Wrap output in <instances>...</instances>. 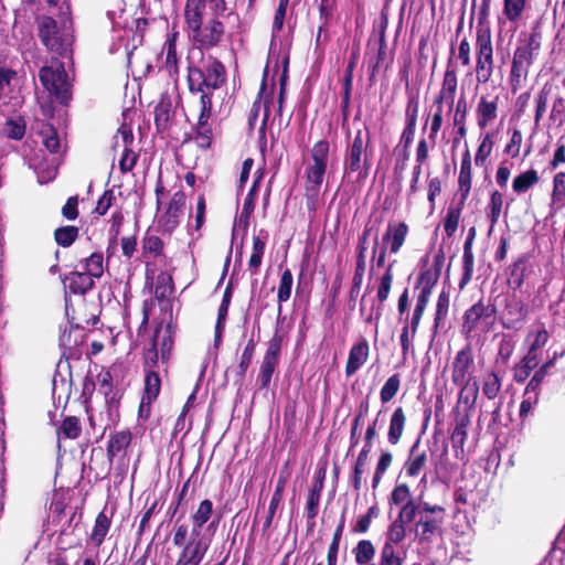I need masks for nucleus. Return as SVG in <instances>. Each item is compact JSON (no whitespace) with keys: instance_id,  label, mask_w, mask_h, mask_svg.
Wrapping results in <instances>:
<instances>
[{"instance_id":"nucleus-1","label":"nucleus","mask_w":565,"mask_h":565,"mask_svg":"<svg viewBox=\"0 0 565 565\" xmlns=\"http://www.w3.org/2000/svg\"><path fill=\"white\" fill-rule=\"evenodd\" d=\"M213 514V503L210 499H204L198 505L195 512L191 514L192 526L185 522H180L178 518L173 526L172 543L181 547L177 563L173 565H199L210 548L211 540L204 536L203 525L211 520Z\"/></svg>"},{"instance_id":"nucleus-2","label":"nucleus","mask_w":565,"mask_h":565,"mask_svg":"<svg viewBox=\"0 0 565 565\" xmlns=\"http://www.w3.org/2000/svg\"><path fill=\"white\" fill-rule=\"evenodd\" d=\"M225 12H216L210 6H184V22L190 39L200 52H209L223 43L225 25L220 20Z\"/></svg>"},{"instance_id":"nucleus-3","label":"nucleus","mask_w":565,"mask_h":565,"mask_svg":"<svg viewBox=\"0 0 565 565\" xmlns=\"http://www.w3.org/2000/svg\"><path fill=\"white\" fill-rule=\"evenodd\" d=\"M225 65L211 53H199V58L186 61V87L193 90H218L226 85Z\"/></svg>"},{"instance_id":"nucleus-4","label":"nucleus","mask_w":565,"mask_h":565,"mask_svg":"<svg viewBox=\"0 0 565 565\" xmlns=\"http://www.w3.org/2000/svg\"><path fill=\"white\" fill-rule=\"evenodd\" d=\"M374 147H372L371 131L367 126L358 129L354 136L351 130L347 132V147L343 152V175L356 174V180H364L369 177Z\"/></svg>"},{"instance_id":"nucleus-5","label":"nucleus","mask_w":565,"mask_h":565,"mask_svg":"<svg viewBox=\"0 0 565 565\" xmlns=\"http://www.w3.org/2000/svg\"><path fill=\"white\" fill-rule=\"evenodd\" d=\"M330 142L326 139L315 142L310 149L311 163L305 168L303 198L309 213H317L321 205V186L328 171Z\"/></svg>"},{"instance_id":"nucleus-6","label":"nucleus","mask_w":565,"mask_h":565,"mask_svg":"<svg viewBox=\"0 0 565 565\" xmlns=\"http://www.w3.org/2000/svg\"><path fill=\"white\" fill-rule=\"evenodd\" d=\"M491 0H481L476 26V81L486 84L493 76L494 56L491 31L488 23Z\"/></svg>"},{"instance_id":"nucleus-7","label":"nucleus","mask_w":565,"mask_h":565,"mask_svg":"<svg viewBox=\"0 0 565 565\" xmlns=\"http://www.w3.org/2000/svg\"><path fill=\"white\" fill-rule=\"evenodd\" d=\"M522 35L523 38L520 39L514 49L509 73V84L513 93L518 92L526 81L535 54L541 50L542 35L540 31L533 30Z\"/></svg>"},{"instance_id":"nucleus-8","label":"nucleus","mask_w":565,"mask_h":565,"mask_svg":"<svg viewBox=\"0 0 565 565\" xmlns=\"http://www.w3.org/2000/svg\"><path fill=\"white\" fill-rule=\"evenodd\" d=\"M174 330L171 322H160L150 339L149 345L143 348L142 366L143 372H158L159 366L168 371V363L172 356Z\"/></svg>"},{"instance_id":"nucleus-9","label":"nucleus","mask_w":565,"mask_h":565,"mask_svg":"<svg viewBox=\"0 0 565 565\" xmlns=\"http://www.w3.org/2000/svg\"><path fill=\"white\" fill-rule=\"evenodd\" d=\"M497 307L490 299L481 297L479 301L463 311L460 332L466 340L487 334L493 328Z\"/></svg>"},{"instance_id":"nucleus-10","label":"nucleus","mask_w":565,"mask_h":565,"mask_svg":"<svg viewBox=\"0 0 565 565\" xmlns=\"http://www.w3.org/2000/svg\"><path fill=\"white\" fill-rule=\"evenodd\" d=\"M39 79L42 87L52 94L58 104L67 106L72 99V86L67 82L65 65L62 62L55 61L54 64L41 67Z\"/></svg>"},{"instance_id":"nucleus-11","label":"nucleus","mask_w":565,"mask_h":565,"mask_svg":"<svg viewBox=\"0 0 565 565\" xmlns=\"http://www.w3.org/2000/svg\"><path fill=\"white\" fill-rule=\"evenodd\" d=\"M38 35L45 49L60 56H66L70 52V42L60 33L58 23L51 15L35 17Z\"/></svg>"},{"instance_id":"nucleus-12","label":"nucleus","mask_w":565,"mask_h":565,"mask_svg":"<svg viewBox=\"0 0 565 565\" xmlns=\"http://www.w3.org/2000/svg\"><path fill=\"white\" fill-rule=\"evenodd\" d=\"M284 337L278 331L271 335L268 341L267 350L263 355L260 369H258L257 383L258 390H268L271 379L277 371L281 360Z\"/></svg>"},{"instance_id":"nucleus-13","label":"nucleus","mask_w":565,"mask_h":565,"mask_svg":"<svg viewBox=\"0 0 565 565\" xmlns=\"http://www.w3.org/2000/svg\"><path fill=\"white\" fill-rule=\"evenodd\" d=\"M529 306L515 294H510L503 298L500 313L502 329L518 331L523 328L529 318Z\"/></svg>"},{"instance_id":"nucleus-14","label":"nucleus","mask_w":565,"mask_h":565,"mask_svg":"<svg viewBox=\"0 0 565 565\" xmlns=\"http://www.w3.org/2000/svg\"><path fill=\"white\" fill-rule=\"evenodd\" d=\"M475 355L470 344L463 345L457 351L452 361V372H450V380L456 386L467 387V384L475 381Z\"/></svg>"},{"instance_id":"nucleus-15","label":"nucleus","mask_w":565,"mask_h":565,"mask_svg":"<svg viewBox=\"0 0 565 565\" xmlns=\"http://www.w3.org/2000/svg\"><path fill=\"white\" fill-rule=\"evenodd\" d=\"M185 209V193L183 190L173 192L164 213L159 216L158 224L163 233L171 235L183 218Z\"/></svg>"},{"instance_id":"nucleus-16","label":"nucleus","mask_w":565,"mask_h":565,"mask_svg":"<svg viewBox=\"0 0 565 565\" xmlns=\"http://www.w3.org/2000/svg\"><path fill=\"white\" fill-rule=\"evenodd\" d=\"M409 232L405 222H390L386 232L382 235V247L387 248L390 254L401 252Z\"/></svg>"},{"instance_id":"nucleus-17","label":"nucleus","mask_w":565,"mask_h":565,"mask_svg":"<svg viewBox=\"0 0 565 565\" xmlns=\"http://www.w3.org/2000/svg\"><path fill=\"white\" fill-rule=\"evenodd\" d=\"M444 262L445 254L443 248H440L435 253L433 266L423 268L419 276H417L415 288L433 291L438 279H440Z\"/></svg>"},{"instance_id":"nucleus-18","label":"nucleus","mask_w":565,"mask_h":565,"mask_svg":"<svg viewBox=\"0 0 565 565\" xmlns=\"http://www.w3.org/2000/svg\"><path fill=\"white\" fill-rule=\"evenodd\" d=\"M444 516L422 514L415 524V539L420 544L430 543L436 535H441Z\"/></svg>"},{"instance_id":"nucleus-19","label":"nucleus","mask_w":565,"mask_h":565,"mask_svg":"<svg viewBox=\"0 0 565 565\" xmlns=\"http://www.w3.org/2000/svg\"><path fill=\"white\" fill-rule=\"evenodd\" d=\"M173 118L171 97L164 93L160 95L158 103L153 106V125H156L157 132L163 135L170 131Z\"/></svg>"},{"instance_id":"nucleus-20","label":"nucleus","mask_w":565,"mask_h":565,"mask_svg":"<svg viewBox=\"0 0 565 565\" xmlns=\"http://www.w3.org/2000/svg\"><path fill=\"white\" fill-rule=\"evenodd\" d=\"M476 237V228L470 227L466 242L462 245V274L459 280V289L463 290L473 278L475 270V254H473V242Z\"/></svg>"},{"instance_id":"nucleus-21","label":"nucleus","mask_w":565,"mask_h":565,"mask_svg":"<svg viewBox=\"0 0 565 565\" xmlns=\"http://www.w3.org/2000/svg\"><path fill=\"white\" fill-rule=\"evenodd\" d=\"M370 344L366 338L361 337L349 351L347 364H344V374L348 377L354 375L359 369L369 360Z\"/></svg>"},{"instance_id":"nucleus-22","label":"nucleus","mask_w":565,"mask_h":565,"mask_svg":"<svg viewBox=\"0 0 565 565\" xmlns=\"http://www.w3.org/2000/svg\"><path fill=\"white\" fill-rule=\"evenodd\" d=\"M499 96L482 95L477 102L476 120L480 129H484L498 117Z\"/></svg>"},{"instance_id":"nucleus-23","label":"nucleus","mask_w":565,"mask_h":565,"mask_svg":"<svg viewBox=\"0 0 565 565\" xmlns=\"http://www.w3.org/2000/svg\"><path fill=\"white\" fill-rule=\"evenodd\" d=\"M427 450L422 448L420 438L411 446L406 461L403 465V471L411 478L418 477L423 468L427 465Z\"/></svg>"},{"instance_id":"nucleus-24","label":"nucleus","mask_w":565,"mask_h":565,"mask_svg":"<svg viewBox=\"0 0 565 565\" xmlns=\"http://www.w3.org/2000/svg\"><path fill=\"white\" fill-rule=\"evenodd\" d=\"M449 305L450 298L449 294L443 290L439 296H437L435 312H434V323L433 328H430V332H433V337H437L439 334H444L447 332L448 326V316H449Z\"/></svg>"},{"instance_id":"nucleus-25","label":"nucleus","mask_w":565,"mask_h":565,"mask_svg":"<svg viewBox=\"0 0 565 565\" xmlns=\"http://www.w3.org/2000/svg\"><path fill=\"white\" fill-rule=\"evenodd\" d=\"M132 440V434L129 428L114 433L108 437L106 447V457L108 460L107 472L111 469L114 458L119 452L125 451L130 447Z\"/></svg>"},{"instance_id":"nucleus-26","label":"nucleus","mask_w":565,"mask_h":565,"mask_svg":"<svg viewBox=\"0 0 565 565\" xmlns=\"http://www.w3.org/2000/svg\"><path fill=\"white\" fill-rule=\"evenodd\" d=\"M530 257L523 254L514 259L513 264L508 267V285L513 290H520L524 280L531 273Z\"/></svg>"},{"instance_id":"nucleus-27","label":"nucleus","mask_w":565,"mask_h":565,"mask_svg":"<svg viewBox=\"0 0 565 565\" xmlns=\"http://www.w3.org/2000/svg\"><path fill=\"white\" fill-rule=\"evenodd\" d=\"M94 279L92 275L82 274L74 270L65 276L64 281L65 289L72 295L83 296L94 288Z\"/></svg>"},{"instance_id":"nucleus-28","label":"nucleus","mask_w":565,"mask_h":565,"mask_svg":"<svg viewBox=\"0 0 565 565\" xmlns=\"http://www.w3.org/2000/svg\"><path fill=\"white\" fill-rule=\"evenodd\" d=\"M288 481V475L284 471L280 472V476H278L276 489L274 494H271L267 516H265L264 523H263V534L267 533L271 525L273 520L275 519L278 505L281 504L282 501V493L286 486V482Z\"/></svg>"},{"instance_id":"nucleus-29","label":"nucleus","mask_w":565,"mask_h":565,"mask_svg":"<svg viewBox=\"0 0 565 565\" xmlns=\"http://www.w3.org/2000/svg\"><path fill=\"white\" fill-rule=\"evenodd\" d=\"M210 119L211 118H198L196 125L193 126V136L185 137L184 142L192 139L198 148L203 150L210 149L213 142V130L210 125Z\"/></svg>"},{"instance_id":"nucleus-30","label":"nucleus","mask_w":565,"mask_h":565,"mask_svg":"<svg viewBox=\"0 0 565 565\" xmlns=\"http://www.w3.org/2000/svg\"><path fill=\"white\" fill-rule=\"evenodd\" d=\"M540 364V356L533 354H524L519 362H516L512 369V379L516 384H521L527 381Z\"/></svg>"},{"instance_id":"nucleus-31","label":"nucleus","mask_w":565,"mask_h":565,"mask_svg":"<svg viewBox=\"0 0 565 565\" xmlns=\"http://www.w3.org/2000/svg\"><path fill=\"white\" fill-rule=\"evenodd\" d=\"M107 508L105 507L102 511L95 516L93 530L90 533V542L94 547H99L103 542H105V537L111 526L113 511L110 514L106 513Z\"/></svg>"},{"instance_id":"nucleus-32","label":"nucleus","mask_w":565,"mask_h":565,"mask_svg":"<svg viewBox=\"0 0 565 565\" xmlns=\"http://www.w3.org/2000/svg\"><path fill=\"white\" fill-rule=\"evenodd\" d=\"M407 423V415L402 406H397L393 414L390 416L387 440L391 445H397L404 434L405 424Z\"/></svg>"},{"instance_id":"nucleus-33","label":"nucleus","mask_w":565,"mask_h":565,"mask_svg":"<svg viewBox=\"0 0 565 565\" xmlns=\"http://www.w3.org/2000/svg\"><path fill=\"white\" fill-rule=\"evenodd\" d=\"M457 185H459V194L462 201H467L471 189V157L467 149L462 152L459 179H457Z\"/></svg>"},{"instance_id":"nucleus-34","label":"nucleus","mask_w":565,"mask_h":565,"mask_svg":"<svg viewBox=\"0 0 565 565\" xmlns=\"http://www.w3.org/2000/svg\"><path fill=\"white\" fill-rule=\"evenodd\" d=\"M178 31H172L167 34V40L164 42L166 50V60L164 66L167 72H169L170 76H178L179 74V56L177 52V39Z\"/></svg>"},{"instance_id":"nucleus-35","label":"nucleus","mask_w":565,"mask_h":565,"mask_svg":"<svg viewBox=\"0 0 565 565\" xmlns=\"http://www.w3.org/2000/svg\"><path fill=\"white\" fill-rule=\"evenodd\" d=\"M557 89V86L554 84V82H545L543 86L541 87L539 94H536L535 97V111H534V124L536 126L540 125L543 115L546 114L547 109V100L550 96L554 93V90Z\"/></svg>"},{"instance_id":"nucleus-36","label":"nucleus","mask_w":565,"mask_h":565,"mask_svg":"<svg viewBox=\"0 0 565 565\" xmlns=\"http://www.w3.org/2000/svg\"><path fill=\"white\" fill-rule=\"evenodd\" d=\"M470 424V417L468 414L456 417V425L452 434H450V440H452L454 449L463 451V446L468 438V426Z\"/></svg>"},{"instance_id":"nucleus-37","label":"nucleus","mask_w":565,"mask_h":565,"mask_svg":"<svg viewBox=\"0 0 565 565\" xmlns=\"http://www.w3.org/2000/svg\"><path fill=\"white\" fill-rule=\"evenodd\" d=\"M466 202L460 199L457 205H450L447 209L446 217L443 220V227L448 238L455 235L458 224H460L461 212Z\"/></svg>"},{"instance_id":"nucleus-38","label":"nucleus","mask_w":565,"mask_h":565,"mask_svg":"<svg viewBox=\"0 0 565 565\" xmlns=\"http://www.w3.org/2000/svg\"><path fill=\"white\" fill-rule=\"evenodd\" d=\"M502 388V379L494 371H489L483 375L481 391L489 401H494L500 395Z\"/></svg>"},{"instance_id":"nucleus-39","label":"nucleus","mask_w":565,"mask_h":565,"mask_svg":"<svg viewBox=\"0 0 565 565\" xmlns=\"http://www.w3.org/2000/svg\"><path fill=\"white\" fill-rule=\"evenodd\" d=\"M540 181V175L533 168L527 169L521 174L514 177L512 182L513 191L516 194H522L533 188Z\"/></svg>"},{"instance_id":"nucleus-40","label":"nucleus","mask_w":565,"mask_h":565,"mask_svg":"<svg viewBox=\"0 0 565 565\" xmlns=\"http://www.w3.org/2000/svg\"><path fill=\"white\" fill-rule=\"evenodd\" d=\"M145 258L164 257V242L156 234L146 235L142 239Z\"/></svg>"},{"instance_id":"nucleus-41","label":"nucleus","mask_w":565,"mask_h":565,"mask_svg":"<svg viewBox=\"0 0 565 565\" xmlns=\"http://www.w3.org/2000/svg\"><path fill=\"white\" fill-rule=\"evenodd\" d=\"M396 260L388 263L386 270L382 274L380 284H377L376 299L379 302L384 303L387 301L392 282L394 281V267Z\"/></svg>"},{"instance_id":"nucleus-42","label":"nucleus","mask_w":565,"mask_h":565,"mask_svg":"<svg viewBox=\"0 0 565 565\" xmlns=\"http://www.w3.org/2000/svg\"><path fill=\"white\" fill-rule=\"evenodd\" d=\"M79 230L74 225H65L53 232L54 242L61 247H70L78 238Z\"/></svg>"},{"instance_id":"nucleus-43","label":"nucleus","mask_w":565,"mask_h":565,"mask_svg":"<svg viewBox=\"0 0 565 565\" xmlns=\"http://www.w3.org/2000/svg\"><path fill=\"white\" fill-rule=\"evenodd\" d=\"M503 204V198L500 191L494 190L490 192L488 207H487V220L490 224V230L494 227L501 216V210Z\"/></svg>"},{"instance_id":"nucleus-44","label":"nucleus","mask_w":565,"mask_h":565,"mask_svg":"<svg viewBox=\"0 0 565 565\" xmlns=\"http://www.w3.org/2000/svg\"><path fill=\"white\" fill-rule=\"evenodd\" d=\"M355 563L360 565H369L374 564L371 561L374 559L375 556V547L374 544L369 540L358 541L355 547L353 548Z\"/></svg>"},{"instance_id":"nucleus-45","label":"nucleus","mask_w":565,"mask_h":565,"mask_svg":"<svg viewBox=\"0 0 565 565\" xmlns=\"http://www.w3.org/2000/svg\"><path fill=\"white\" fill-rule=\"evenodd\" d=\"M161 380L159 371L145 372L143 394L142 397L149 399H158L160 394Z\"/></svg>"},{"instance_id":"nucleus-46","label":"nucleus","mask_w":565,"mask_h":565,"mask_svg":"<svg viewBox=\"0 0 565 565\" xmlns=\"http://www.w3.org/2000/svg\"><path fill=\"white\" fill-rule=\"evenodd\" d=\"M401 373H394L387 377L386 382H384L380 392V398L382 404H387L395 398L396 394L401 390Z\"/></svg>"},{"instance_id":"nucleus-47","label":"nucleus","mask_w":565,"mask_h":565,"mask_svg":"<svg viewBox=\"0 0 565 565\" xmlns=\"http://www.w3.org/2000/svg\"><path fill=\"white\" fill-rule=\"evenodd\" d=\"M82 431L81 423L77 416H66L57 428L58 437L67 439H76L79 437Z\"/></svg>"},{"instance_id":"nucleus-48","label":"nucleus","mask_w":565,"mask_h":565,"mask_svg":"<svg viewBox=\"0 0 565 565\" xmlns=\"http://www.w3.org/2000/svg\"><path fill=\"white\" fill-rule=\"evenodd\" d=\"M552 207L561 209L565 203V172H558L553 177L552 185Z\"/></svg>"},{"instance_id":"nucleus-49","label":"nucleus","mask_w":565,"mask_h":565,"mask_svg":"<svg viewBox=\"0 0 565 565\" xmlns=\"http://www.w3.org/2000/svg\"><path fill=\"white\" fill-rule=\"evenodd\" d=\"M173 290L174 286L171 274L166 271L158 274L156 291H153V294H156L157 300L164 301L166 299L172 296Z\"/></svg>"},{"instance_id":"nucleus-50","label":"nucleus","mask_w":565,"mask_h":565,"mask_svg":"<svg viewBox=\"0 0 565 565\" xmlns=\"http://www.w3.org/2000/svg\"><path fill=\"white\" fill-rule=\"evenodd\" d=\"M526 6L527 0H503V17H505L509 22L516 23L520 21Z\"/></svg>"},{"instance_id":"nucleus-51","label":"nucleus","mask_w":565,"mask_h":565,"mask_svg":"<svg viewBox=\"0 0 565 565\" xmlns=\"http://www.w3.org/2000/svg\"><path fill=\"white\" fill-rule=\"evenodd\" d=\"M291 286H292V274L289 268H285L281 278L280 284H278L277 289V301H278V311H281V305L282 302H287L290 299L291 296Z\"/></svg>"},{"instance_id":"nucleus-52","label":"nucleus","mask_w":565,"mask_h":565,"mask_svg":"<svg viewBox=\"0 0 565 565\" xmlns=\"http://www.w3.org/2000/svg\"><path fill=\"white\" fill-rule=\"evenodd\" d=\"M26 125L21 117L9 119L2 127V134L12 140H21L25 136Z\"/></svg>"},{"instance_id":"nucleus-53","label":"nucleus","mask_w":565,"mask_h":565,"mask_svg":"<svg viewBox=\"0 0 565 565\" xmlns=\"http://www.w3.org/2000/svg\"><path fill=\"white\" fill-rule=\"evenodd\" d=\"M84 271L82 274L92 275L93 277L99 279L103 275V254L102 252H94L90 256L85 257L84 260Z\"/></svg>"},{"instance_id":"nucleus-54","label":"nucleus","mask_w":565,"mask_h":565,"mask_svg":"<svg viewBox=\"0 0 565 565\" xmlns=\"http://www.w3.org/2000/svg\"><path fill=\"white\" fill-rule=\"evenodd\" d=\"M256 352V342L255 339L250 338L245 344V348L243 350V354L241 356V362H238L237 366V376L238 379L243 380L245 377L246 372H248V369L250 366L253 356H255Z\"/></svg>"},{"instance_id":"nucleus-55","label":"nucleus","mask_w":565,"mask_h":565,"mask_svg":"<svg viewBox=\"0 0 565 565\" xmlns=\"http://www.w3.org/2000/svg\"><path fill=\"white\" fill-rule=\"evenodd\" d=\"M388 249L379 245V231L375 230L373 249H371L370 259V271L372 273L375 268H382L385 266V259L387 258Z\"/></svg>"},{"instance_id":"nucleus-56","label":"nucleus","mask_w":565,"mask_h":565,"mask_svg":"<svg viewBox=\"0 0 565 565\" xmlns=\"http://www.w3.org/2000/svg\"><path fill=\"white\" fill-rule=\"evenodd\" d=\"M493 137L489 132H487L486 136L482 137L479 147H477L475 154L476 166L483 167L487 163V160L490 157L491 151L493 150Z\"/></svg>"},{"instance_id":"nucleus-57","label":"nucleus","mask_w":565,"mask_h":565,"mask_svg":"<svg viewBox=\"0 0 565 565\" xmlns=\"http://www.w3.org/2000/svg\"><path fill=\"white\" fill-rule=\"evenodd\" d=\"M98 392L105 396L106 403L111 404L115 402V394H113V375L109 371H102L97 375Z\"/></svg>"},{"instance_id":"nucleus-58","label":"nucleus","mask_w":565,"mask_h":565,"mask_svg":"<svg viewBox=\"0 0 565 565\" xmlns=\"http://www.w3.org/2000/svg\"><path fill=\"white\" fill-rule=\"evenodd\" d=\"M457 387L460 388L459 402L466 404L468 409H472L478 398V394L480 393L478 383L473 381L469 382L465 388H462V386Z\"/></svg>"},{"instance_id":"nucleus-59","label":"nucleus","mask_w":565,"mask_h":565,"mask_svg":"<svg viewBox=\"0 0 565 565\" xmlns=\"http://www.w3.org/2000/svg\"><path fill=\"white\" fill-rule=\"evenodd\" d=\"M214 90H193L190 92L192 95H199L200 111L198 118H211L212 117V94Z\"/></svg>"},{"instance_id":"nucleus-60","label":"nucleus","mask_w":565,"mask_h":565,"mask_svg":"<svg viewBox=\"0 0 565 565\" xmlns=\"http://www.w3.org/2000/svg\"><path fill=\"white\" fill-rule=\"evenodd\" d=\"M541 395H535L533 393H522V401L520 403L519 416L521 423L525 422L526 418L531 415L534 407L540 404Z\"/></svg>"},{"instance_id":"nucleus-61","label":"nucleus","mask_w":565,"mask_h":565,"mask_svg":"<svg viewBox=\"0 0 565 565\" xmlns=\"http://www.w3.org/2000/svg\"><path fill=\"white\" fill-rule=\"evenodd\" d=\"M394 460V457L388 450L382 451L380 459H377L374 476H373V488L376 489L382 480L383 475L387 471L388 467Z\"/></svg>"},{"instance_id":"nucleus-62","label":"nucleus","mask_w":565,"mask_h":565,"mask_svg":"<svg viewBox=\"0 0 565 565\" xmlns=\"http://www.w3.org/2000/svg\"><path fill=\"white\" fill-rule=\"evenodd\" d=\"M390 504L402 505L407 504V502H415L414 499L411 498V491L407 483H397L393 492L390 494Z\"/></svg>"},{"instance_id":"nucleus-63","label":"nucleus","mask_w":565,"mask_h":565,"mask_svg":"<svg viewBox=\"0 0 565 565\" xmlns=\"http://www.w3.org/2000/svg\"><path fill=\"white\" fill-rule=\"evenodd\" d=\"M403 559L401 555L396 552L394 545H390V543H384L381 550L380 563L377 565H402Z\"/></svg>"},{"instance_id":"nucleus-64","label":"nucleus","mask_w":565,"mask_h":565,"mask_svg":"<svg viewBox=\"0 0 565 565\" xmlns=\"http://www.w3.org/2000/svg\"><path fill=\"white\" fill-rule=\"evenodd\" d=\"M457 89V75L454 68L447 67L444 72L440 92L444 95L455 98Z\"/></svg>"}]
</instances>
